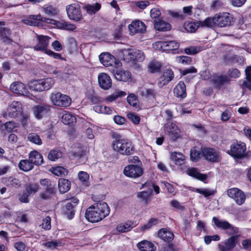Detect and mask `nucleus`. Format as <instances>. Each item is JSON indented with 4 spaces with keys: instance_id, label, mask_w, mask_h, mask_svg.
<instances>
[{
    "instance_id": "nucleus-57",
    "label": "nucleus",
    "mask_w": 251,
    "mask_h": 251,
    "mask_svg": "<svg viewBox=\"0 0 251 251\" xmlns=\"http://www.w3.org/2000/svg\"><path fill=\"white\" fill-rule=\"evenodd\" d=\"M201 50V48L198 47L191 46L185 49V52L187 54L194 55Z\"/></svg>"
},
{
    "instance_id": "nucleus-32",
    "label": "nucleus",
    "mask_w": 251,
    "mask_h": 251,
    "mask_svg": "<svg viewBox=\"0 0 251 251\" xmlns=\"http://www.w3.org/2000/svg\"><path fill=\"white\" fill-rule=\"evenodd\" d=\"M71 187V183L69 180L60 178L58 180V189L60 193H64L68 191Z\"/></svg>"
},
{
    "instance_id": "nucleus-60",
    "label": "nucleus",
    "mask_w": 251,
    "mask_h": 251,
    "mask_svg": "<svg viewBox=\"0 0 251 251\" xmlns=\"http://www.w3.org/2000/svg\"><path fill=\"white\" fill-rule=\"evenodd\" d=\"M40 226L45 230H49L51 228V219L49 216H47L43 220V222Z\"/></svg>"
},
{
    "instance_id": "nucleus-25",
    "label": "nucleus",
    "mask_w": 251,
    "mask_h": 251,
    "mask_svg": "<svg viewBox=\"0 0 251 251\" xmlns=\"http://www.w3.org/2000/svg\"><path fill=\"white\" fill-rule=\"evenodd\" d=\"M171 160L177 165H181L184 163L185 156L180 152H173L171 153Z\"/></svg>"
},
{
    "instance_id": "nucleus-20",
    "label": "nucleus",
    "mask_w": 251,
    "mask_h": 251,
    "mask_svg": "<svg viewBox=\"0 0 251 251\" xmlns=\"http://www.w3.org/2000/svg\"><path fill=\"white\" fill-rule=\"evenodd\" d=\"M100 62L105 66H112L114 62L115 58L108 53H103L99 56Z\"/></svg>"
},
{
    "instance_id": "nucleus-9",
    "label": "nucleus",
    "mask_w": 251,
    "mask_h": 251,
    "mask_svg": "<svg viewBox=\"0 0 251 251\" xmlns=\"http://www.w3.org/2000/svg\"><path fill=\"white\" fill-rule=\"evenodd\" d=\"M227 194L229 197L233 199L237 204H243L246 199L244 192L237 188H232L227 190Z\"/></svg>"
},
{
    "instance_id": "nucleus-26",
    "label": "nucleus",
    "mask_w": 251,
    "mask_h": 251,
    "mask_svg": "<svg viewBox=\"0 0 251 251\" xmlns=\"http://www.w3.org/2000/svg\"><path fill=\"white\" fill-rule=\"evenodd\" d=\"M137 247L141 251H154L155 247L151 242L143 240L138 243Z\"/></svg>"
},
{
    "instance_id": "nucleus-35",
    "label": "nucleus",
    "mask_w": 251,
    "mask_h": 251,
    "mask_svg": "<svg viewBox=\"0 0 251 251\" xmlns=\"http://www.w3.org/2000/svg\"><path fill=\"white\" fill-rule=\"evenodd\" d=\"M50 171L53 175L60 176H65L68 174V171L67 169L62 166H56L52 167Z\"/></svg>"
},
{
    "instance_id": "nucleus-64",
    "label": "nucleus",
    "mask_w": 251,
    "mask_h": 251,
    "mask_svg": "<svg viewBox=\"0 0 251 251\" xmlns=\"http://www.w3.org/2000/svg\"><path fill=\"white\" fill-rule=\"evenodd\" d=\"M242 245L244 250L250 251L251 250V240L247 239L242 240Z\"/></svg>"
},
{
    "instance_id": "nucleus-51",
    "label": "nucleus",
    "mask_w": 251,
    "mask_h": 251,
    "mask_svg": "<svg viewBox=\"0 0 251 251\" xmlns=\"http://www.w3.org/2000/svg\"><path fill=\"white\" fill-rule=\"evenodd\" d=\"M10 34V30L5 27L0 28V37L3 39V41L5 42H9L10 39L8 38Z\"/></svg>"
},
{
    "instance_id": "nucleus-58",
    "label": "nucleus",
    "mask_w": 251,
    "mask_h": 251,
    "mask_svg": "<svg viewBox=\"0 0 251 251\" xmlns=\"http://www.w3.org/2000/svg\"><path fill=\"white\" fill-rule=\"evenodd\" d=\"M79 180L83 183L86 184L89 179V174L83 171H80L78 173Z\"/></svg>"
},
{
    "instance_id": "nucleus-56",
    "label": "nucleus",
    "mask_w": 251,
    "mask_h": 251,
    "mask_svg": "<svg viewBox=\"0 0 251 251\" xmlns=\"http://www.w3.org/2000/svg\"><path fill=\"white\" fill-rule=\"evenodd\" d=\"M213 80L216 84L219 85L227 82L228 81V78L225 75H219L215 76Z\"/></svg>"
},
{
    "instance_id": "nucleus-33",
    "label": "nucleus",
    "mask_w": 251,
    "mask_h": 251,
    "mask_svg": "<svg viewBox=\"0 0 251 251\" xmlns=\"http://www.w3.org/2000/svg\"><path fill=\"white\" fill-rule=\"evenodd\" d=\"M246 80L242 84V87L247 88L251 91V66H248L245 69Z\"/></svg>"
},
{
    "instance_id": "nucleus-4",
    "label": "nucleus",
    "mask_w": 251,
    "mask_h": 251,
    "mask_svg": "<svg viewBox=\"0 0 251 251\" xmlns=\"http://www.w3.org/2000/svg\"><path fill=\"white\" fill-rule=\"evenodd\" d=\"M54 83V80L52 78H47L31 81L29 83V87L31 90L41 92L50 89Z\"/></svg>"
},
{
    "instance_id": "nucleus-8",
    "label": "nucleus",
    "mask_w": 251,
    "mask_h": 251,
    "mask_svg": "<svg viewBox=\"0 0 251 251\" xmlns=\"http://www.w3.org/2000/svg\"><path fill=\"white\" fill-rule=\"evenodd\" d=\"M124 174L128 177L136 178L143 175V169L140 164H130L125 167Z\"/></svg>"
},
{
    "instance_id": "nucleus-12",
    "label": "nucleus",
    "mask_w": 251,
    "mask_h": 251,
    "mask_svg": "<svg viewBox=\"0 0 251 251\" xmlns=\"http://www.w3.org/2000/svg\"><path fill=\"white\" fill-rule=\"evenodd\" d=\"M201 152L205 159L209 161L218 162L220 159L219 152L213 148H204L201 149Z\"/></svg>"
},
{
    "instance_id": "nucleus-3",
    "label": "nucleus",
    "mask_w": 251,
    "mask_h": 251,
    "mask_svg": "<svg viewBox=\"0 0 251 251\" xmlns=\"http://www.w3.org/2000/svg\"><path fill=\"white\" fill-rule=\"evenodd\" d=\"M112 148L114 151L122 155H129L134 151L132 143L126 139L120 138L118 135L112 142Z\"/></svg>"
},
{
    "instance_id": "nucleus-11",
    "label": "nucleus",
    "mask_w": 251,
    "mask_h": 251,
    "mask_svg": "<svg viewBox=\"0 0 251 251\" xmlns=\"http://www.w3.org/2000/svg\"><path fill=\"white\" fill-rule=\"evenodd\" d=\"M50 99L54 105L60 107L69 106L72 101L68 95H51Z\"/></svg>"
},
{
    "instance_id": "nucleus-14",
    "label": "nucleus",
    "mask_w": 251,
    "mask_h": 251,
    "mask_svg": "<svg viewBox=\"0 0 251 251\" xmlns=\"http://www.w3.org/2000/svg\"><path fill=\"white\" fill-rule=\"evenodd\" d=\"M174 77V74L171 69H165L159 77L157 84L159 87H162L167 85Z\"/></svg>"
},
{
    "instance_id": "nucleus-22",
    "label": "nucleus",
    "mask_w": 251,
    "mask_h": 251,
    "mask_svg": "<svg viewBox=\"0 0 251 251\" xmlns=\"http://www.w3.org/2000/svg\"><path fill=\"white\" fill-rule=\"evenodd\" d=\"M137 225L136 222L128 221L125 223L119 224L116 227V230L119 232H126L130 230Z\"/></svg>"
},
{
    "instance_id": "nucleus-61",
    "label": "nucleus",
    "mask_w": 251,
    "mask_h": 251,
    "mask_svg": "<svg viewBox=\"0 0 251 251\" xmlns=\"http://www.w3.org/2000/svg\"><path fill=\"white\" fill-rule=\"evenodd\" d=\"M151 17L152 19H154V23L156 21V20L157 21L160 19V15L161 12L159 10L156 8L152 9L151 10L150 13Z\"/></svg>"
},
{
    "instance_id": "nucleus-43",
    "label": "nucleus",
    "mask_w": 251,
    "mask_h": 251,
    "mask_svg": "<svg viewBox=\"0 0 251 251\" xmlns=\"http://www.w3.org/2000/svg\"><path fill=\"white\" fill-rule=\"evenodd\" d=\"M57 27L60 29L68 30H74L76 28V26L73 24L65 21H58L57 24Z\"/></svg>"
},
{
    "instance_id": "nucleus-46",
    "label": "nucleus",
    "mask_w": 251,
    "mask_h": 251,
    "mask_svg": "<svg viewBox=\"0 0 251 251\" xmlns=\"http://www.w3.org/2000/svg\"><path fill=\"white\" fill-rule=\"evenodd\" d=\"M45 247L50 250H54L58 247L62 246L61 242L59 240H53L43 243L42 244Z\"/></svg>"
},
{
    "instance_id": "nucleus-52",
    "label": "nucleus",
    "mask_w": 251,
    "mask_h": 251,
    "mask_svg": "<svg viewBox=\"0 0 251 251\" xmlns=\"http://www.w3.org/2000/svg\"><path fill=\"white\" fill-rule=\"evenodd\" d=\"M161 66V64L158 62H151L149 64L148 66L149 71L151 73H155L158 72L160 70Z\"/></svg>"
},
{
    "instance_id": "nucleus-2",
    "label": "nucleus",
    "mask_w": 251,
    "mask_h": 251,
    "mask_svg": "<svg viewBox=\"0 0 251 251\" xmlns=\"http://www.w3.org/2000/svg\"><path fill=\"white\" fill-rule=\"evenodd\" d=\"M233 22V18L230 14L222 12L216 14L212 18H207L202 23L207 27H212L214 25L223 27L230 26Z\"/></svg>"
},
{
    "instance_id": "nucleus-18",
    "label": "nucleus",
    "mask_w": 251,
    "mask_h": 251,
    "mask_svg": "<svg viewBox=\"0 0 251 251\" xmlns=\"http://www.w3.org/2000/svg\"><path fill=\"white\" fill-rule=\"evenodd\" d=\"M11 91L15 94H25L29 93L27 90L25 85L19 81L12 83L10 86Z\"/></svg>"
},
{
    "instance_id": "nucleus-24",
    "label": "nucleus",
    "mask_w": 251,
    "mask_h": 251,
    "mask_svg": "<svg viewBox=\"0 0 251 251\" xmlns=\"http://www.w3.org/2000/svg\"><path fill=\"white\" fill-rule=\"evenodd\" d=\"M158 235L159 238L168 243L172 241L174 237L173 233L166 228L159 230Z\"/></svg>"
},
{
    "instance_id": "nucleus-29",
    "label": "nucleus",
    "mask_w": 251,
    "mask_h": 251,
    "mask_svg": "<svg viewBox=\"0 0 251 251\" xmlns=\"http://www.w3.org/2000/svg\"><path fill=\"white\" fill-rule=\"evenodd\" d=\"M114 73L116 79L120 81H127L131 77V74L128 71L117 70Z\"/></svg>"
},
{
    "instance_id": "nucleus-5",
    "label": "nucleus",
    "mask_w": 251,
    "mask_h": 251,
    "mask_svg": "<svg viewBox=\"0 0 251 251\" xmlns=\"http://www.w3.org/2000/svg\"><path fill=\"white\" fill-rule=\"evenodd\" d=\"M228 153L235 158H241L248 156L246 144L241 142L233 143Z\"/></svg>"
},
{
    "instance_id": "nucleus-36",
    "label": "nucleus",
    "mask_w": 251,
    "mask_h": 251,
    "mask_svg": "<svg viewBox=\"0 0 251 251\" xmlns=\"http://www.w3.org/2000/svg\"><path fill=\"white\" fill-rule=\"evenodd\" d=\"M101 7V5L99 3H95L93 4H87L85 6L84 9L87 13L90 15L95 14L98 12Z\"/></svg>"
},
{
    "instance_id": "nucleus-15",
    "label": "nucleus",
    "mask_w": 251,
    "mask_h": 251,
    "mask_svg": "<svg viewBox=\"0 0 251 251\" xmlns=\"http://www.w3.org/2000/svg\"><path fill=\"white\" fill-rule=\"evenodd\" d=\"M239 236V235H233L225 240L222 244H219V248L220 251H229L234 248Z\"/></svg>"
},
{
    "instance_id": "nucleus-59",
    "label": "nucleus",
    "mask_w": 251,
    "mask_h": 251,
    "mask_svg": "<svg viewBox=\"0 0 251 251\" xmlns=\"http://www.w3.org/2000/svg\"><path fill=\"white\" fill-rule=\"evenodd\" d=\"M127 118L134 124L138 125L140 122V118L137 115L129 112L127 114Z\"/></svg>"
},
{
    "instance_id": "nucleus-47",
    "label": "nucleus",
    "mask_w": 251,
    "mask_h": 251,
    "mask_svg": "<svg viewBox=\"0 0 251 251\" xmlns=\"http://www.w3.org/2000/svg\"><path fill=\"white\" fill-rule=\"evenodd\" d=\"M201 151L196 148H193L191 150L190 158L192 161L197 162L201 158Z\"/></svg>"
},
{
    "instance_id": "nucleus-30",
    "label": "nucleus",
    "mask_w": 251,
    "mask_h": 251,
    "mask_svg": "<svg viewBox=\"0 0 251 251\" xmlns=\"http://www.w3.org/2000/svg\"><path fill=\"white\" fill-rule=\"evenodd\" d=\"M41 184L47 187L46 193L42 195L43 198L46 199L49 197V194H51L54 193V187L51 186V184L50 180L48 179H44L41 180Z\"/></svg>"
},
{
    "instance_id": "nucleus-37",
    "label": "nucleus",
    "mask_w": 251,
    "mask_h": 251,
    "mask_svg": "<svg viewBox=\"0 0 251 251\" xmlns=\"http://www.w3.org/2000/svg\"><path fill=\"white\" fill-rule=\"evenodd\" d=\"M212 221L217 227L223 230L227 229L230 224L228 222L224 220L219 219L215 217H213Z\"/></svg>"
},
{
    "instance_id": "nucleus-55",
    "label": "nucleus",
    "mask_w": 251,
    "mask_h": 251,
    "mask_svg": "<svg viewBox=\"0 0 251 251\" xmlns=\"http://www.w3.org/2000/svg\"><path fill=\"white\" fill-rule=\"evenodd\" d=\"M39 188V185L37 183H32L26 185L25 189L29 194L36 193Z\"/></svg>"
},
{
    "instance_id": "nucleus-6",
    "label": "nucleus",
    "mask_w": 251,
    "mask_h": 251,
    "mask_svg": "<svg viewBox=\"0 0 251 251\" xmlns=\"http://www.w3.org/2000/svg\"><path fill=\"white\" fill-rule=\"evenodd\" d=\"M66 9L67 16L70 20L79 22L83 19L81 8L78 4L74 3L68 5L66 6Z\"/></svg>"
},
{
    "instance_id": "nucleus-41",
    "label": "nucleus",
    "mask_w": 251,
    "mask_h": 251,
    "mask_svg": "<svg viewBox=\"0 0 251 251\" xmlns=\"http://www.w3.org/2000/svg\"><path fill=\"white\" fill-rule=\"evenodd\" d=\"M151 193V188L148 191H142L137 193V197L145 203H147L150 200V196Z\"/></svg>"
},
{
    "instance_id": "nucleus-1",
    "label": "nucleus",
    "mask_w": 251,
    "mask_h": 251,
    "mask_svg": "<svg viewBox=\"0 0 251 251\" xmlns=\"http://www.w3.org/2000/svg\"><path fill=\"white\" fill-rule=\"evenodd\" d=\"M109 213L110 209L107 203L99 202L95 203L86 209L85 217L88 221L97 223L108 216Z\"/></svg>"
},
{
    "instance_id": "nucleus-17",
    "label": "nucleus",
    "mask_w": 251,
    "mask_h": 251,
    "mask_svg": "<svg viewBox=\"0 0 251 251\" xmlns=\"http://www.w3.org/2000/svg\"><path fill=\"white\" fill-rule=\"evenodd\" d=\"M98 82L100 86L104 90L109 89L112 86L111 78L106 73H102L99 75Z\"/></svg>"
},
{
    "instance_id": "nucleus-34",
    "label": "nucleus",
    "mask_w": 251,
    "mask_h": 251,
    "mask_svg": "<svg viewBox=\"0 0 251 251\" xmlns=\"http://www.w3.org/2000/svg\"><path fill=\"white\" fill-rule=\"evenodd\" d=\"M187 174L201 180H205L207 176L205 175L201 174L196 168H189L187 171Z\"/></svg>"
},
{
    "instance_id": "nucleus-19",
    "label": "nucleus",
    "mask_w": 251,
    "mask_h": 251,
    "mask_svg": "<svg viewBox=\"0 0 251 251\" xmlns=\"http://www.w3.org/2000/svg\"><path fill=\"white\" fill-rule=\"evenodd\" d=\"M21 112L20 103L17 101H13L7 109L5 115L11 118H16L18 114Z\"/></svg>"
},
{
    "instance_id": "nucleus-31",
    "label": "nucleus",
    "mask_w": 251,
    "mask_h": 251,
    "mask_svg": "<svg viewBox=\"0 0 251 251\" xmlns=\"http://www.w3.org/2000/svg\"><path fill=\"white\" fill-rule=\"evenodd\" d=\"M154 28L159 31H165L171 29L170 25L161 19L154 23Z\"/></svg>"
},
{
    "instance_id": "nucleus-50",
    "label": "nucleus",
    "mask_w": 251,
    "mask_h": 251,
    "mask_svg": "<svg viewBox=\"0 0 251 251\" xmlns=\"http://www.w3.org/2000/svg\"><path fill=\"white\" fill-rule=\"evenodd\" d=\"M65 214L67 215L69 219H72L75 215L74 206L71 202H68L65 206Z\"/></svg>"
},
{
    "instance_id": "nucleus-27",
    "label": "nucleus",
    "mask_w": 251,
    "mask_h": 251,
    "mask_svg": "<svg viewBox=\"0 0 251 251\" xmlns=\"http://www.w3.org/2000/svg\"><path fill=\"white\" fill-rule=\"evenodd\" d=\"M130 60L137 61H142L144 59V53L139 50H132L127 52Z\"/></svg>"
},
{
    "instance_id": "nucleus-40",
    "label": "nucleus",
    "mask_w": 251,
    "mask_h": 251,
    "mask_svg": "<svg viewBox=\"0 0 251 251\" xmlns=\"http://www.w3.org/2000/svg\"><path fill=\"white\" fill-rule=\"evenodd\" d=\"M27 140L35 145L40 146L42 144V141L40 136L36 133H30L27 137Z\"/></svg>"
},
{
    "instance_id": "nucleus-44",
    "label": "nucleus",
    "mask_w": 251,
    "mask_h": 251,
    "mask_svg": "<svg viewBox=\"0 0 251 251\" xmlns=\"http://www.w3.org/2000/svg\"><path fill=\"white\" fill-rule=\"evenodd\" d=\"M42 10L46 15L50 16L56 15L58 13V10L51 5H45L42 7Z\"/></svg>"
},
{
    "instance_id": "nucleus-16",
    "label": "nucleus",
    "mask_w": 251,
    "mask_h": 251,
    "mask_svg": "<svg viewBox=\"0 0 251 251\" xmlns=\"http://www.w3.org/2000/svg\"><path fill=\"white\" fill-rule=\"evenodd\" d=\"M130 33L134 35L137 33H143L146 30V26L142 21H133L128 25Z\"/></svg>"
},
{
    "instance_id": "nucleus-21",
    "label": "nucleus",
    "mask_w": 251,
    "mask_h": 251,
    "mask_svg": "<svg viewBox=\"0 0 251 251\" xmlns=\"http://www.w3.org/2000/svg\"><path fill=\"white\" fill-rule=\"evenodd\" d=\"M41 18V15L40 14L37 15H30L23 19L22 22L27 25L36 26L40 24V19Z\"/></svg>"
},
{
    "instance_id": "nucleus-42",
    "label": "nucleus",
    "mask_w": 251,
    "mask_h": 251,
    "mask_svg": "<svg viewBox=\"0 0 251 251\" xmlns=\"http://www.w3.org/2000/svg\"><path fill=\"white\" fill-rule=\"evenodd\" d=\"M3 183L8 187L19 188L21 186L20 182L16 178L9 177L3 180Z\"/></svg>"
},
{
    "instance_id": "nucleus-53",
    "label": "nucleus",
    "mask_w": 251,
    "mask_h": 251,
    "mask_svg": "<svg viewBox=\"0 0 251 251\" xmlns=\"http://www.w3.org/2000/svg\"><path fill=\"white\" fill-rule=\"evenodd\" d=\"M167 42L166 41H158L152 44L153 48L156 50H167Z\"/></svg>"
},
{
    "instance_id": "nucleus-28",
    "label": "nucleus",
    "mask_w": 251,
    "mask_h": 251,
    "mask_svg": "<svg viewBox=\"0 0 251 251\" xmlns=\"http://www.w3.org/2000/svg\"><path fill=\"white\" fill-rule=\"evenodd\" d=\"M203 21H200L197 23L191 22L185 23L184 28L188 32H194L199 26L207 27L206 25H203Z\"/></svg>"
},
{
    "instance_id": "nucleus-62",
    "label": "nucleus",
    "mask_w": 251,
    "mask_h": 251,
    "mask_svg": "<svg viewBox=\"0 0 251 251\" xmlns=\"http://www.w3.org/2000/svg\"><path fill=\"white\" fill-rule=\"evenodd\" d=\"M192 191L201 194L203 195L205 197H209V196L212 194L210 191L206 189H200L193 188H192Z\"/></svg>"
},
{
    "instance_id": "nucleus-45",
    "label": "nucleus",
    "mask_w": 251,
    "mask_h": 251,
    "mask_svg": "<svg viewBox=\"0 0 251 251\" xmlns=\"http://www.w3.org/2000/svg\"><path fill=\"white\" fill-rule=\"evenodd\" d=\"M175 94H185L186 86L182 81H179L174 89Z\"/></svg>"
},
{
    "instance_id": "nucleus-39",
    "label": "nucleus",
    "mask_w": 251,
    "mask_h": 251,
    "mask_svg": "<svg viewBox=\"0 0 251 251\" xmlns=\"http://www.w3.org/2000/svg\"><path fill=\"white\" fill-rule=\"evenodd\" d=\"M62 121L65 125H70L75 123L76 118L71 113L65 112L62 116Z\"/></svg>"
},
{
    "instance_id": "nucleus-23",
    "label": "nucleus",
    "mask_w": 251,
    "mask_h": 251,
    "mask_svg": "<svg viewBox=\"0 0 251 251\" xmlns=\"http://www.w3.org/2000/svg\"><path fill=\"white\" fill-rule=\"evenodd\" d=\"M29 159L33 165H40L43 161L42 155L37 151H33L29 154Z\"/></svg>"
},
{
    "instance_id": "nucleus-38",
    "label": "nucleus",
    "mask_w": 251,
    "mask_h": 251,
    "mask_svg": "<svg viewBox=\"0 0 251 251\" xmlns=\"http://www.w3.org/2000/svg\"><path fill=\"white\" fill-rule=\"evenodd\" d=\"M33 165L32 162L29 160H23L19 163L20 169L25 172H27L32 169Z\"/></svg>"
},
{
    "instance_id": "nucleus-7",
    "label": "nucleus",
    "mask_w": 251,
    "mask_h": 251,
    "mask_svg": "<svg viewBox=\"0 0 251 251\" xmlns=\"http://www.w3.org/2000/svg\"><path fill=\"white\" fill-rule=\"evenodd\" d=\"M51 106L48 104H39L34 106L32 113L36 119L39 120L47 117L50 113Z\"/></svg>"
},
{
    "instance_id": "nucleus-49",
    "label": "nucleus",
    "mask_w": 251,
    "mask_h": 251,
    "mask_svg": "<svg viewBox=\"0 0 251 251\" xmlns=\"http://www.w3.org/2000/svg\"><path fill=\"white\" fill-rule=\"evenodd\" d=\"M62 152L57 150H52L50 151L48 155V158L51 161H55L61 157Z\"/></svg>"
},
{
    "instance_id": "nucleus-13",
    "label": "nucleus",
    "mask_w": 251,
    "mask_h": 251,
    "mask_svg": "<svg viewBox=\"0 0 251 251\" xmlns=\"http://www.w3.org/2000/svg\"><path fill=\"white\" fill-rule=\"evenodd\" d=\"M164 131L173 140H176L179 136L180 130L174 123L166 124L164 126Z\"/></svg>"
},
{
    "instance_id": "nucleus-48",
    "label": "nucleus",
    "mask_w": 251,
    "mask_h": 251,
    "mask_svg": "<svg viewBox=\"0 0 251 251\" xmlns=\"http://www.w3.org/2000/svg\"><path fill=\"white\" fill-rule=\"evenodd\" d=\"M127 101L131 106H132L136 109L139 108V101L136 95H128Z\"/></svg>"
},
{
    "instance_id": "nucleus-63",
    "label": "nucleus",
    "mask_w": 251,
    "mask_h": 251,
    "mask_svg": "<svg viewBox=\"0 0 251 251\" xmlns=\"http://www.w3.org/2000/svg\"><path fill=\"white\" fill-rule=\"evenodd\" d=\"M167 50H176L179 48V44L175 41H171L167 42Z\"/></svg>"
},
{
    "instance_id": "nucleus-10",
    "label": "nucleus",
    "mask_w": 251,
    "mask_h": 251,
    "mask_svg": "<svg viewBox=\"0 0 251 251\" xmlns=\"http://www.w3.org/2000/svg\"><path fill=\"white\" fill-rule=\"evenodd\" d=\"M37 44L34 46L33 49L36 51H43L47 53V51H49L48 46L49 44L50 37L47 36L39 35L36 34Z\"/></svg>"
},
{
    "instance_id": "nucleus-54",
    "label": "nucleus",
    "mask_w": 251,
    "mask_h": 251,
    "mask_svg": "<svg viewBox=\"0 0 251 251\" xmlns=\"http://www.w3.org/2000/svg\"><path fill=\"white\" fill-rule=\"evenodd\" d=\"M158 223V219L154 218H151L148 221V222L141 227V229L143 230L148 229L151 228L152 226L156 225Z\"/></svg>"
}]
</instances>
